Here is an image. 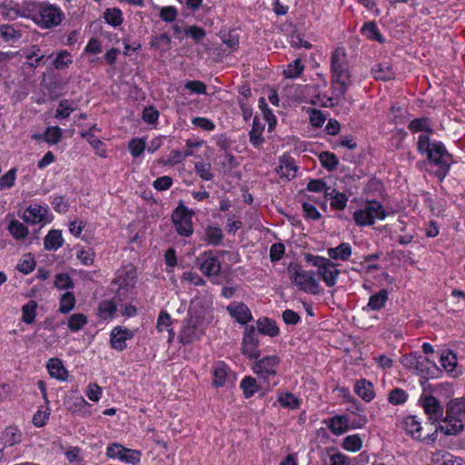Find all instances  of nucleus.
I'll list each match as a JSON object with an SVG mask.
<instances>
[{
	"label": "nucleus",
	"instance_id": "obj_27",
	"mask_svg": "<svg viewBox=\"0 0 465 465\" xmlns=\"http://www.w3.org/2000/svg\"><path fill=\"white\" fill-rule=\"evenodd\" d=\"M276 172L280 177L291 180L296 176L297 167L290 156H283L280 159V164L276 168Z\"/></svg>",
	"mask_w": 465,
	"mask_h": 465
},
{
	"label": "nucleus",
	"instance_id": "obj_16",
	"mask_svg": "<svg viewBox=\"0 0 465 465\" xmlns=\"http://www.w3.org/2000/svg\"><path fill=\"white\" fill-rule=\"evenodd\" d=\"M136 282V271L134 268L124 269L117 272L114 283L118 286L115 292V297H119L120 300L122 295L134 286Z\"/></svg>",
	"mask_w": 465,
	"mask_h": 465
},
{
	"label": "nucleus",
	"instance_id": "obj_3",
	"mask_svg": "<svg viewBox=\"0 0 465 465\" xmlns=\"http://www.w3.org/2000/svg\"><path fill=\"white\" fill-rule=\"evenodd\" d=\"M465 420V399L457 398L451 400L447 404L446 416L443 422L447 424L445 433L448 435H454L460 432L463 428V421Z\"/></svg>",
	"mask_w": 465,
	"mask_h": 465
},
{
	"label": "nucleus",
	"instance_id": "obj_55",
	"mask_svg": "<svg viewBox=\"0 0 465 465\" xmlns=\"http://www.w3.org/2000/svg\"><path fill=\"white\" fill-rule=\"evenodd\" d=\"M186 36L192 38L195 44H199L206 36V32L203 28L198 25L186 26L183 29Z\"/></svg>",
	"mask_w": 465,
	"mask_h": 465
},
{
	"label": "nucleus",
	"instance_id": "obj_42",
	"mask_svg": "<svg viewBox=\"0 0 465 465\" xmlns=\"http://www.w3.org/2000/svg\"><path fill=\"white\" fill-rule=\"evenodd\" d=\"M326 452L331 461L330 465H351L350 458L338 451L336 448H327Z\"/></svg>",
	"mask_w": 465,
	"mask_h": 465
},
{
	"label": "nucleus",
	"instance_id": "obj_6",
	"mask_svg": "<svg viewBox=\"0 0 465 465\" xmlns=\"http://www.w3.org/2000/svg\"><path fill=\"white\" fill-rule=\"evenodd\" d=\"M64 18V15L60 7L49 3L41 4L32 15V20L44 29L58 26Z\"/></svg>",
	"mask_w": 465,
	"mask_h": 465
},
{
	"label": "nucleus",
	"instance_id": "obj_10",
	"mask_svg": "<svg viewBox=\"0 0 465 465\" xmlns=\"http://www.w3.org/2000/svg\"><path fill=\"white\" fill-rule=\"evenodd\" d=\"M195 214L194 211L188 209L182 202L174 209L172 214V222L175 226L176 232L183 237H189L193 232L192 217Z\"/></svg>",
	"mask_w": 465,
	"mask_h": 465
},
{
	"label": "nucleus",
	"instance_id": "obj_35",
	"mask_svg": "<svg viewBox=\"0 0 465 465\" xmlns=\"http://www.w3.org/2000/svg\"><path fill=\"white\" fill-rule=\"evenodd\" d=\"M223 237V231L218 225L210 224L205 228L204 240L209 245L219 246Z\"/></svg>",
	"mask_w": 465,
	"mask_h": 465
},
{
	"label": "nucleus",
	"instance_id": "obj_32",
	"mask_svg": "<svg viewBox=\"0 0 465 465\" xmlns=\"http://www.w3.org/2000/svg\"><path fill=\"white\" fill-rule=\"evenodd\" d=\"M431 460L434 465H465L462 459L454 457L450 453L443 450L433 453Z\"/></svg>",
	"mask_w": 465,
	"mask_h": 465
},
{
	"label": "nucleus",
	"instance_id": "obj_52",
	"mask_svg": "<svg viewBox=\"0 0 465 465\" xmlns=\"http://www.w3.org/2000/svg\"><path fill=\"white\" fill-rule=\"evenodd\" d=\"M436 142L431 143L427 134H420L417 143V150L420 153L426 154V157H428L429 153L433 151Z\"/></svg>",
	"mask_w": 465,
	"mask_h": 465
},
{
	"label": "nucleus",
	"instance_id": "obj_23",
	"mask_svg": "<svg viewBox=\"0 0 465 465\" xmlns=\"http://www.w3.org/2000/svg\"><path fill=\"white\" fill-rule=\"evenodd\" d=\"M325 423L334 435H341L351 429L350 420L347 415H336L328 420H325Z\"/></svg>",
	"mask_w": 465,
	"mask_h": 465
},
{
	"label": "nucleus",
	"instance_id": "obj_7",
	"mask_svg": "<svg viewBox=\"0 0 465 465\" xmlns=\"http://www.w3.org/2000/svg\"><path fill=\"white\" fill-rule=\"evenodd\" d=\"M387 213L383 205L376 200L366 201L363 208L353 213V221L358 226H371L375 223V219L383 220Z\"/></svg>",
	"mask_w": 465,
	"mask_h": 465
},
{
	"label": "nucleus",
	"instance_id": "obj_47",
	"mask_svg": "<svg viewBox=\"0 0 465 465\" xmlns=\"http://www.w3.org/2000/svg\"><path fill=\"white\" fill-rule=\"evenodd\" d=\"M37 302L35 301H29L22 307V320L31 324L35 322L36 316Z\"/></svg>",
	"mask_w": 465,
	"mask_h": 465
},
{
	"label": "nucleus",
	"instance_id": "obj_57",
	"mask_svg": "<svg viewBox=\"0 0 465 465\" xmlns=\"http://www.w3.org/2000/svg\"><path fill=\"white\" fill-rule=\"evenodd\" d=\"M304 65L302 60L297 58L292 63L289 64L283 73L286 78H296L302 73Z\"/></svg>",
	"mask_w": 465,
	"mask_h": 465
},
{
	"label": "nucleus",
	"instance_id": "obj_62",
	"mask_svg": "<svg viewBox=\"0 0 465 465\" xmlns=\"http://www.w3.org/2000/svg\"><path fill=\"white\" fill-rule=\"evenodd\" d=\"M184 88L193 94H205L207 86L206 84L199 80L187 81L184 84Z\"/></svg>",
	"mask_w": 465,
	"mask_h": 465
},
{
	"label": "nucleus",
	"instance_id": "obj_19",
	"mask_svg": "<svg viewBox=\"0 0 465 465\" xmlns=\"http://www.w3.org/2000/svg\"><path fill=\"white\" fill-rule=\"evenodd\" d=\"M227 312L240 324H246L252 319L248 306L242 302H233L227 306Z\"/></svg>",
	"mask_w": 465,
	"mask_h": 465
},
{
	"label": "nucleus",
	"instance_id": "obj_48",
	"mask_svg": "<svg viewBox=\"0 0 465 465\" xmlns=\"http://www.w3.org/2000/svg\"><path fill=\"white\" fill-rule=\"evenodd\" d=\"M342 448L349 451H358L362 447V439L358 434L346 436L341 444Z\"/></svg>",
	"mask_w": 465,
	"mask_h": 465
},
{
	"label": "nucleus",
	"instance_id": "obj_56",
	"mask_svg": "<svg viewBox=\"0 0 465 465\" xmlns=\"http://www.w3.org/2000/svg\"><path fill=\"white\" fill-rule=\"evenodd\" d=\"M146 146L143 138H133L128 144V149L133 157L137 158L144 152Z\"/></svg>",
	"mask_w": 465,
	"mask_h": 465
},
{
	"label": "nucleus",
	"instance_id": "obj_17",
	"mask_svg": "<svg viewBox=\"0 0 465 465\" xmlns=\"http://www.w3.org/2000/svg\"><path fill=\"white\" fill-rule=\"evenodd\" d=\"M47 213V208L39 204H34L25 211L23 219L27 223L44 225L50 222Z\"/></svg>",
	"mask_w": 465,
	"mask_h": 465
},
{
	"label": "nucleus",
	"instance_id": "obj_1",
	"mask_svg": "<svg viewBox=\"0 0 465 465\" xmlns=\"http://www.w3.org/2000/svg\"><path fill=\"white\" fill-rule=\"evenodd\" d=\"M331 83L336 96L343 95L351 84L345 49L337 47L331 56Z\"/></svg>",
	"mask_w": 465,
	"mask_h": 465
},
{
	"label": "nucleus",
	"instance_id": "obj_43",
	"mask_svg": "<svg viewBox=\"0 0 465 465\" xmlns=\"http://www.w3.org/2000/svg\"><path fill=\"white\" fill-rule=\"evenodd\" d=\"M278 401L282 407L291 410H297L301 405V400L291 392L280 393L278 396Z\"/></svg>",
	"mask_w": 465,
	"mask_h": 465
},
{
	"label": "nucleus",
	"instance_id": "obj_38",
	"mask_svg": "<svg viewBox=\"0 0 465 465\" xmlns=\"http://www.w3.org/2000/svg\"><path fill=\"white\" fill-rule=\"evenodd\" d=\"M22 30L15 28L14 25H0V36L5 42H15L22 37Z\"/></svg>",
	"mask_w": 465,
	"mask_h": 465
},
{
	"label": "nucleus",
	"instance_id": "obj_34",
	"mask_svg": "<svg viewBox=\"0 0 465 465\" xmlns=\"http://www.w3.org/2000/svg\"><path fill=\"white\" fill-rule=\"evenodd\" d=\"M63 243L64 238L62 236V232L55 229L49 231L44 241L45 249L47 251H56L63 245Z\"/></svg>",
	"mask_w": 465,
	"mask_h": 465
},
{
	"label": "nucleus",
	"instance_id": "obj_58",
	"mask_svg": "<svg viewBox=\"0 0 465 465\" xmlns=\"http://www.w3.org/2000/svg\"><path fill=\"white\" fill-rule=\"evenodd\" d=\"M348 203V196L343 193H335L334 195H331V207L333 210L343 211Z\"/></svg>",
	"mask_w": 465,
	"mask_h": 465
},
{
	"label": "nucleus",
	"instance_id": "obj_30",
	"mask_svg": "<svg viewBox=\"0 0 465 465\" xmlns=\"http://www.w3.org/2000/svg\"><path fill=\"white\" fill-rule=\"evenodd\" d=\"M361 34L371 41H376L380 44L385 43V38L381 34V31L375 21H369L364 23L361 28Z\"/></svg>",
	"mask_w": 465,
	"mask_h": 465
},
{
	"label": "nucleus",
	"instance_id": "obj_44",
	"mask_svg": "<svg viewBox=\"0 0 465 465\" xmlns=\"http://www.w3.org/2000/svg\"><path fill=\"white\" fill-rule=\"evenodd\" d=\"M8 231L15 240L25 239L28 234V229L18 220H12L8 225Z\"/></svg>",
	"mask_w": 465,
	"mask_h": 465
},
{
	"label": "nucleus",
	"instance_id": "obj_54",
	"mask_svg": "<svg viewBox=\"0 0 465 465\" xmlns=\"http://www.w3.org/2000/svg\"><path fill=\"white\" fill-rule=\"evenodd\" d=\"M408 397V393L404 390L394 388L389 392L388 401L392 405H401L407 401Z\"/></svg>",
	"mask_w": 465,
	"mask_h": 465
},
{
	"label": "nucleus",
	"instance_id": "obj_11",
	"mask_svg": "<svg viewBox=\"0 0 465 465\" xmlns=\"http://www.w3.org/2000/svg\"><path fill=\"white\" fill-rule=\"evenodd\" d=\"M419 401L430 420L429 424L431 427H438L436 423L443 421L444 419V410L439 400L433 395H421Z\"/></svg>",
	"mask_w": 465,
	"mask_h": 465
},
{
	"label": "nucleus",
	"instance_id": "obj_61",
	"mask_svg": "<svg viewBox=\"0 0 465 465\" xmlns=\"http://www.w3.org/2000/svg\"><path fill=\"white\" fill-rule=\"evenodd\" d=\"M71 64L72 60L70 59V54L64 50L61 51L53 62L54 66L57 70H63L68 67Z\"/></svg>",
	"mask_w": 465,
	"mask_h": 465
},
{
	"label": "nucleus",
	"instance_id": "obj_4",
	"mask_svg": "<svg viewBox=\"0 0 465 465\" xmlns=\"http://www.w3.org/2000/svg\"><path fill=\"white\" fill-rule=\"evenodd\" d=\"M287 271L292 282L301 291L313 295L319 293L320 286L313 271H305L298 263H290Z\"/></svg>",
	"mask_w": 465,
	"mask_h": 465
},
{
	"label": "nucleus",
	"instance_id": "obj_49",
	"mask_svg": "<svg viewBox=\"0 0 465 465\" xmlns=\"http://www.w3.org/2000/svg\"><path fill=\"white\" fill-rule=\"evenodd\" d=\"M75 306V297L71 292H64L60 298L59 312L66 314L70 312Z\"/></svg>",
	"mask_w": 465,
	"mask_h": 465
},
{
	"label": "nucleus",
	"instance_id": "obj_2",
	"mask_svg": "<svg viewBox=\"0 0 465 465\" xmlns=\"http://www.w3.org/2000/svg\"><path fill=\"white\" fill-rule=\"evenodd\" d=\"M401 363L408 370L414 371L425 382L429 379L438 378L441 370L427 357L419 352L405 354L401 358Z\"/></svg>",
	"mask_w": 465,
	"mask_h": 465
},
{
	"label": "nucleus",
	"instance_id": "obj_29",
	"mask_svg": "<svg viewBox=\"0 0 465 465\" xmlns=\"http://www.w3.org/2000/svg\"><path fill=\"white\" fill-rule=\"evenodd\" d=\"M440 364L442 368L452 377L458 376V371H456L458 365V359L456 354H454L450 350L444 351L440 359Z\"/></svg>",
	"mask_w": 465,
	"mask_h": 465
},
{
	"label": "nucleus",
	"instance_id": "obj_20",
	"mask_svg": "<svg viewBox=\"0 0 465 465\" xmlns=\"http://www.w3.org/2000/svg\"><path fill=\"white\" fill-rule=\"evenodd\" d=\"M317 273L328 287H332L336 284L341 272L337 269V264L329 259Z\"/></svg>",
	"mask_w": 465,
	"mask_h": 465
},
{
	"label": "nucleus",
	"instance_id": "obj_59",
	"mask_svg": "<svg viewBox=\"0 0 465 465\" xmlns=\"http://www.w3.org/2000/svg\"><path fill=\"white\" fill-rule=\"evenodd\" d=\"M54 286L59 290H67L74 287V282L68 273H58L55 276Z\"/></svg>",
	"mask_w": 465,
	"mask_h": 465
},
{
	"label": "nucleus",
	"instance_id": "obj_13",
	"mask_svg": "<svg viewBox=\"0 0 465 465\" xmlns=\"http://www.w3.org/2000/svg\"><path fill=\"white\" fill-rule=\"evenodd\" d=\"M195 264L207 277L218 276L221 272V262L213 251H205L195 259Z\"/></svg>",
	"mask_w": 465,
	"mask_h": 465
},
{
	"label": "nucleus",
	"instance_id": "obj_31",
	"mask_svg": "<svg viewBox=\"0 0 465 465\" xmlns=\"http://www.w3.org/2000/svg\"><path fill=\"white\" fill-rule=\"evenodd\" d=\"M257 329L260 334L268 335L272 338L276 337L280 333V329L275 321L267 317L260 318L257 322Z\"/></svg>",
	"mask_w": 465,
	"mask_h": 465
},
{
	"label": "nucleus",
	"instance_id": "obj_33",
	"mask_svg": "<svg viewBox=\"0 0 465 465\" xmlns=\"http://www.w3.org/2000/svg\"><path fill=\"white\" fill-rule=\"evenodd\" d=\"M328 255L330 260L348 261L351 255V246L348 242H341L337 247L329 248Z\"/></svg>",
	"mask_w": 465,
	"mask_h": 465
},
{
	"label": "nucleus",
	"instance_id": "obj_22",
	"mask_svg": "<svg viewBox=\"0 0 465 465\" xmlns=\"http://www.w3.org/2000/svg\"><path fill=\"white\" fill-rule=\"evenodd\" d=\"M371 74L376 80L389 81L394 79L396 73L389 61L376 64L371 68Z\"/></svg>",
	"mask_w": 465,
	"mask_h": 465
},
{
	"label": "nucleus",
	"instance_id": "obj_60",
	"mask_svg": "<svg viewBox=\"0 0 465 465\" xmlns=\"http://www.w3.org/2000/svg\"><path fill=\"white\" fill-rule=\"evenodd\" d=\"M76 257L84 265L89 266L94 261L95 252L93 248L81 249L77 252Z\"/></svg>",
	"mask_w": 465,
	"mask_h": 465
},
{
	"label": "nucleus",
	"instance_id": "obj_41",
	"mask_svg": "<svg viewBox=\"0 0 465 465\" xmlns=\"http://www.w3.org/2000/svg\"><path fill=\"white\" fill-rule=\"evenodd\" d=\"M245 398H251L253 394L259 391L260 386L257 383L255 378L252 376L244 377L240 384Z\"/></svg>",
	"mask_w": 465,
	"mask_h": 465
},
{
	"label": "nucleus",
	"instance_id": "obj_5",
	"mask_svg": "<svg viewBox=\"0 0 465 465\" xmlns=\"http://www.w3.org/2000/svg\"><path fill=\"white\" fill-rule=\"evenodd\" d=\"M403 429L412 439L425 442H434L437 440L438 430H443L442 426L431 427L426 423L422 427L417 416H408L403 420Z\"/></svg>",
	"mask_w": 465,
	"mask_h": 465
},
{
	"label": "nucleus",
	"instance_id": "obj_64",
	"mask_svg": "<svg viewBox=\"0 0 465 465\" xmlns=\"http://www.w3.org/2000/svg\"><path fill=\"white\" fill-rule=\"evenodd\" d=\"M285 253V246L282 242H275L270 248L271 262L280 261Z\"/></svg>",
	"mask_w": 465,
	"mask_h": 465
},
{
	"label": "nucleus",
	"instance_id": "obj_24",
	"mask_svg": "<svg viewBox=\"0 0 465 465\" xmlns=\"http://www.w3.org/2000/svg\"><path fill=\"white\" fill-rule=\"evenodd\" d=\"M23 440L22 431L16 426H7L2 432L0 442L5 447H12Z\"/></svg>",
	"mask_w": 465,
	"mask_h": 465
},
{
	"label": "nucleus",
	"instance_id": "obj_50",
	"mask_svg": "<svg viewBox=\"0 0 465 465\" xmlns=\"http://www.w3.org/2000/svg\"><path fill=\"white\" fill-rule=\"evenodd\" d=\"M408 128L412 133L424 132L429 134L432 132V129L428 122V118H414L409 124Z\"/></svg>",
	"mask_w": 465,
	"mask_h": 465
},
{
	"label": "nucleus",
	"instance_id": "obj_26",
	"mask_svg": "<svg viewBox=\"0 0 465 465\" xmlns=\"http://www.w3.org/2000/svg\"><path fill=\"white\" fill-rule=\"evenodd\" d=\"M98 131L95 125H93L88 130H81L80 135L86 139L89 143L96 151V153L102 157H106V151L103 149V142L95 136V132Z\"/></svg>",
	"mask_w": 465,
	"mask_h": 465
},
{
	"label": "nucleus",
	"instance_id": "obj_37",
	"mask_svg": "<svg viewBox=\"0 0 465 465\" xmlns=\"http://www.w3.org/2000/svg\"><path fill=\"white\" fill-rule=\"evenodd\" d=\"M389 299V292L386 289H381L378 292L371 295L367 307L371 311L382 309Z\"/></svg>",
	"mask_w": 465,
	"mask_h": 465
},
{
	"label": "nucleus",
	"instance_id": "obj_21",
	"mask_svg": "<svg viewBox=\"0 0 465 465\" xmlns=\"http://www.w3.org/2000/svg\"><path fill=\"white\" fill-rule=\"evenodd\" d=\"M252 127L249 133L250 143L255 147L260 148L263 143L264 139L262 137V133L265 128L266 121L270 118H253Z\"/></svg>",
	"mask_w": 465,
	"mask_h": 465
},
{
	"label": "nucleus",
	"instance_id": "obj_53",
	"mask_svg": "<svg viewBox=\"0 0 465 465\" xmlns=\"http://www.w3.org/2000/svg\"><path fill=\"white\" fill-rule=\"evenodd\" d=\"M322 165L328 171H333L337 168L339 160L337 156L330 152H322L319 156Z\"/></svg>",
	"mask_w": 465,
	"mask_h": 465
},
{
	"label": "nucleus",
	"instance_id": "obj_8",
	"mask_svg": "<svg viewBox=\"0 0 465 465\" xmlns=\"http://www.w3.org/2000/svg\"><path fill=\"white\" fill-rule=\"evenodd\" d=\"M254 360L255 361L252 365V371L267 383V388H270L272 385L275 386L277 382L273 381L271 383L270 381L277 376L281 363L280 357L277 355H267Z\"/></svg>",
	"mask_w": 465,
	"mask_h": 465
},
{
	"label": "nucleus",
	"instance_id": "obj_14",
	"mask_svg": "<svg viewBox=\"0 0 465 465\" xmlns=\"http://www.w3.org/2000/svg\"><path fill=\"white\" fill-rule=\"evenodd\" d=\"M106 455L110 458H118L123 461L135 465L141 460L139 450L127 449L119 443H111L107 446Z\"/></svg>",
	"mask_w": 465,
	"mask_h": 465
},
{
	"label": "nucleus",
	"instance_id": "obj_18",
	"mask_svg": "<svg viewBox=\"0 0 465 465\" xmlns=\"http://www.w3.org/2000/svg\"><path fill=\"white\" fill-rule=\"evenodd\" d=\"M134 337V332L121 326L114 327L110 335V343L113 349L122 351L126 348V341Z\"/></svg>",
	"mask_w": 465,
	"mask_h": 465
},
{
	"label": "nucleus",
	"instance_id": "obj_45",
	"mask_svg": "<svg viewBox=\"0 0 465 465\" xmlns=\"http://www.w3.org/2000/svg\"><path fill=\"white\" fill-rule=\"evenodd\" d=\"M87 322V317L84 313L78 312L69 317L67 326L71 331L76 332L83 329Z\"/></svg>",
	"mask_w": 465,
	"mask_h": 465
},
{
	"label": "nucleus",
	"instance_id": "obj_9",
	"mask_svg": "<svg viewBox=\"0 0 465 465\" xmlns=\"http://www.w3.org/2000/svg\"><path fill=\"white\" fill-rule=\"evenodd\" d=\"M427 160L437 167L434 175L442 181L450 171L452 163V155L447 151L445 145L441 142H436V145L432 152L429 153Z\"/></svg>",
	"mask_w": 465,
	"mask_h": 465
},
{
	"label": "nucleus",
	"instance_id": "obj_46",
	"mask_svg": "<svg viewBox=\"0 0 465 465\" xmlns=\"http://www.w3.org/2000/svg\"><path fill=\"white\" fill-rule=\"evenodd\" d=\"M104 18L114 27L121 25L124 21L122 11L119 8H107L104 13Z\"/></svg>",
	"mask_w": 465,
	"mask_h": 465
},
{
	"label": "nucleus",
	"instance_id": "obj_12",
	"mask_svg": "<svg viewBox=\"0 0 465 465\" xmlns=\"http://www.w3.org/2000/svg\"><path fill=\"white\" fill-rule=\"evenodd\" d=\"M258 334L259 332L256 331L252 325L246 326L244 329L241 351L250 360L257 359L261 356Z\"/></svg>",
	"mask_w": 465,
	"mask_h": 465
},
{
	"label": "nucleus",
	"instance_id": "obj_51",
	"mask_svg": "<svg viewBox=\"0 0 465 465\" xmlns=\"http://www.w3.org/2000/svg\"><path fill=\"white\" fill-rule=\"evenodd\" d=\"M196 174L203 181H211L214 177L212 165L209 163L198 162L194 164Z\"/></svg>",
	"mask_w": 465,
	"mask_h": 465
},
{
	"label": "nucleus",
	"instance_id": "obj_39",
	"mask_svg": "<svg viewBox=\"0 0 465 465\" xmlns=\"http://www.w3.org/2000/svg\"><path fill=\"white\" fill-rule=\"evenodd\" d=\"M117 311L116 303L111 300L102 301L98 305L97 315L103 320H107L115 314Z\"/></svg>",
	"mask_w": 465,
	"mask_h": 465
},
{
	"label": "nucleus",
	"instance_id": "obj_28",
	"mask_svg": "<svg viewBox=\"0 0 465 465\" xmlns=\"http://www.w3.org/2000/svg\"><path fill=\"white\" fill-rule=\"evenodd\" d=\"M354 391L359 397L367 402L372 401L375 397L373 385L366 379H361L355 382Z\"/></svg>",
	"mask_w": 465,
	"mask_h": 465
},
{
	"label": "nucleus",
	"instance_id": "obj_63",
	"mask_svg": "<svg viewBox=\"0 0 465 465\" xmlns=\"http://www.w3.org/2000/svg\"><path fill=\"white\" fill-rule=\"evenodd\" d=\"M193 154V152L191 150H186L184 153L181 152L179 150H173L167 159L168 164H177L179 163H182L183 160H185L186 157Z\"/></svg>",
	"mask_w": 465,
	"mask_h": 465
},
{
	"label": "nucleus",
	"instance_id": "obj_36",
	"mask_svg": "<svg viewBox=\"0 0 465 465\" xmlns=\"http://www.w3.org/2000/svg\"><path fill=\"white\" fill-rule=\"evenodd\" d=\"M47 370L51 377L60 381H64L67 377V371L65 370L61 360L52 358L47 362Z\"/></svg>",
	"mask_w": 465,
	"mask_h": 465
},
{
	"label": "nucleus",
	"instance_id": "obj_40",
	"mask_svg": "<svg viewBox=\"0 0 465 465\" xmlns=\"http://www.w3.org/2000/svg\"><path fill=\"white\" fill-rule=\"evenodd\" d=\"M171 325H172V319H171L170 314L165 311H162L157 319L156 328L158 330V332L167 331L169 332V341H172L174 337V332H173V329L171 328Z\"/></svg>",
	"mask_w": 465,
	"mask_h": 465
},
{
	"label": "nucleus",
	"instance_id": "obj_15",
	"mask_svg": "<svg viewBox=\"0 0 465 465\" xmlns=\"http://www.w3.org/2000/svg\"><path fill=\"white\" fill-rule=\"evenodd\" d=\"M203 331L198 327V317L190 315L184 322L179 334V341L183 345L199 340Z\"/></svg>",
	"mask_w": 465,
	"mask_h": 465
},
{
	"label": "nucleus",
	"instance_id": "obj_25",
	"mask_svg": "<svg viewBox=\"0 0 465 465\" xmlns=\"http://www.w3.org/2000/svg\"><path fill=\"white\" fill-rule=\"evenodd\" d=\"M230 374L228 365L223 361L216 362L213 367V385L216 388L224 386Z\"/></svg>",
	"mask_w": 465,
	"mask_h": 465
}]
</instances>
